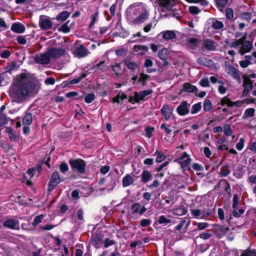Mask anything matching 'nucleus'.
I'll return each mask as SVG.
<instances>
[{
    "mask_svg": "<svg viewBox=\"0 0 256 256\" xmlns=\"http://www.w3.org/2000/svg\"><path fill=\"white\" fill-rule=\"evenodd\" d=\"M216 2L218 6L222 8L226 4L228 0H216Z\"/></svg>",
    "mask_w": 256,
    "mask_h": 256,
    "instance_id": "nucleus-61",
    "label": "nucleus"
},
{
    "mask_svg": "<svg viewBox=\"0 0 256 256\" xmlns=\"http://www.w3.org/2000/svg\"><path fill=\"white\" fill-rule=\"evenodd\" d=\"M134 182V180L130 174H128L122 178V186L124 187H127L132 184Z\"/></svg>",
    "mask_w": 256,
    "mask_h": 256,
    "instance_id": "nucleus-27",
    "label": "nucleus"
},
{
    "mask_svg": "<svg viewBox=\"0 0 256 256\" xmlns=\"http://www.w3.org/2000/svg\"><path fill=\"white\" fill-rule=\"evenodd\" d=\"M224 131L226 136H230L232 134V130L229 124H226L224 126Z\"/></svg>",
    "mask_w": 256,
    "mask_h": 256,
    "instance_id": "nucleus-48",
    "label": "nucleus"
},
{
    "mask_svg": "<svg viewBox=\"0 0 256 256\" xmlns=\"http://www.w3.org/2000/svg\"><path fill=\"white\" fill-rule=\"evenodd\" d=\"M170 220L164 216H162L159 218L158 222L160 224H167L170 222Z\"/></svg>",
    "mask_w": 256,
    "mask_h": 256,
    "instance_id": "nucleus-53",
    "label": "nucleus"
},
{
    "mask_svg": "<svg viewBox=\"0 0 256 256\" xmlns=\"http://www.w3.org/2000/svg\"><path fill=\"white\" fill-rule=\"evenodd\" d=\"M131 210L133 214H142L146 211V208L144 206H142L140 204L136 203L132 206Z\"/></svg>",
    "mask_w": 256,
    "mask_h": 256,
    "instance_id": "nucleus-22",
    "label": "nucleus"
},
{
    "mask_svg": "<svg viewBox=\"0 0 256 256\" xmlns=\"http://www.w3.org/2000/svg\"><path fill=\"white\" fill-rule=\"evenodd\" d=\"M60 169L62 172L65 173L68 170V165L66 163L63 162L60 164Z\"/></svg>",
    "mask_w": 256,
    "mask_h": 256,
    "instance_id": "nucleus-54",
    "label": "nucleus"
},
{
    "mask_svg": "<svg viewBox=\"0 0 256 256\" xmlns=\"http://www.w3.org/2000/svg\"><path fill=\"white\" fill-rule=\"evenodd\" d=\"M126 65L130 70H134L138 67L137 63L132 62H126Z\"/></svg>",
    "mask_w": 256,
    "mask_h": 256,
    "instance_id": "nucleus-43",
    "label": "nucleus"
},
{
    "mask_svg": "<svg viewBox=\"0 0 256 256\" xmlns=\"http://www.w3.org/2000/svg\"><path fill=\"white\" fill-rule=\"evenodd\" d=\"M217 44L214 40L206 38L202 42V48L208 50H214L216 49Z\"/></svg>",
    "mask_w": 256,
    "mask_h": 256,
    "instance_id": "nucleus-15",
    "label": "nucleus"
},
{
    "mask_svg": "<svg viewBox=\"0 0 256 256\" xmlns=\"http://www.w3.org/2000/svg\"><path fill=\"white\" fill-rule=\"evenodd\" d=\"M229 230L230 228L228 227L221 226L218 228V234L220 237H222L223 235L228 234Z\"/></svg>",
    "mask_w": 256,
    "mask_h": 256,
    "instance_id": "nucleus-36",
    "label": "nucleus"
},
{
    "mask_svg": "<svg viewBox=\"0 0 256 256\" xmlns=\"http://www.w3.org/2000/svg\"><path fill=\"white\" fill-rule=\"evenodd\" d=\"M68 22L63 24L59 28L60 31H62L64 33H68L70 31V28L68 26Z\"/></svg>",
    "mask_w": 256,
    "mask_h": 256,
    "instance_id": "nucleus-49",
    "label": "nucleus"
},
{
    "mask_svg": "<svg viewBox=\"0 0 256 256\" xmlns=\"http://www.w3.org/2000/svg\"><path fill=\"white\" fill-rule=\"evenodd\" d=\"M104 61H100L94 66V69L95 71L103 70L104 68Z\"/></svg>",
    "mask_w": 256,
    "mask_h": 256,
    "instance_id": "nucleus-41",
    "label": "nucleus"
},
{
    "mask_svg": "<svg viewBox=\"0 0 256 256\" xmlns=\"http://www.w3.org/2000/svg\"><path fill=\"white\" fill-rule=\"evenodd\" d=\"M152 92V90H147L142 91L140 92H135L134 96L130 97V102L132 103L138 102L140 101L143 100L145 97L150 94Z\"/></svg>",
    "mask_w": 256,
    "mask_h": 256,
    "instance_id": "nucleus-5",
    "label": "nucleus"
},
{
    "mask_svg": "<svg viewBox=\"0 0 256 256\" xmlns=\"http://www.w3.org/2000/svg\"><path fill=\"white\" fill-rule=\"evenodd\" d=\"M116 75H120L124 72V68L120 64L112 65L110 66Z\"/></svg>",
    "mask_w": 256,
    "mask_h": 256,
    "instance_id": "nucleus-26",
    "label": "nucleus"
},
{
    "mask_svg": "<svg viewBox=\"0 0 256 256\" xmlns=\"http://www.w3.org/2000/svg\"><path fill=\"white\" fill-rule=\"evenodd\" d=\"M39 24L42 30H48L52 26V22L49 17L41 16L40 18Z\"/></svg>",
    "mask_w": 256,
    "mask_h": 256,
    "instance_id": "nucleus-9",
    "label": "nucleus"
},
{
    "mask_svg": "<svg viewBox=\"0 0 256 256\" xmlns=\"http://www.w3.org/2000/svg\"><path fill=\"white\" fill-rule=\"evenodd\" d=\"M226 72L230 76H232L233 78L236 80L238 83L241 82V78L238 70L235 68L230 66H226Z\"/></svg>",
    "mask_w": 256,
    "mask_h": 256,
    "instance_id": "nucleus-6",
    "label": "nucleus"
},
{
    "mask_svg": "<svg viewBox=\"0 0 256 256\" xmlns=\"http://www.w3.org/2000/svg\"><path fill=\"white\" fill-rule=\"evenodd\" d=\"M139 10L141 13L138 17L134 20V22L135 24H140L144 22L148 16V11L146 4L140 3Z\"/></svg>",
    "mask_w": 256,
    "mask_h": 256,
    "instance_id": "nucleus-3",
    "label": "nucleus"
},
{
    "mask_svg": "<svg viewBox=\"0 0 256 256\" xmlns=\"http://www.w3.org/2000/svg\"><path fill=\"white\" fill-rule=\"evenodd\" d=\"M244 139L243 138H240L238 142L236 145V148L238 150H241L244 146Z\"/></svg>",
    "mask_w": 256,
    "mask_h": 256,
    "instance_id": "nucleus-51",
    "label": "nucleus"
},
{
    "mask_svg": "<svg viewBox=\"0 0 256 256\" xmlns=\"http://www.w3.org/2000/svg\"><path fill=\"white\" fill-rule=\"evenodd\" d=\"M32 121V115L30 113L26 114L22 120L23 124L28 126L31 124Z\"/></svg>",
    "mask_w": 256,
    "mask_h": 256,
    "instance_id": "nucleus-35",
    "label": "nucleus"
},
{
    "mask_svg": "<svg viewBox=\"0 0 256 256\" xmlns=\"http://www.w3.org/2000/svg\"><path fill=\"white\" fill-rule=\"evenodd\" d=\"M190 160L188 154L186 152H184L179 160V162L182 168H188L190 164Z\"/></svg>",
    "mask_w": 256,
    "mask_h": 256,
    "instance_id": "nucleus-18",
    "label": "nucleus"
},
{
    "mask_svg": "<svg viewBox=\"0 0 256 256\" xmlns=\"http://www.w3.org/2000/svg\"><path fill=\"white\" fill-rule=\"evenodd\" d=\"M189 11L190 12L193 14H196L199 13L200 10L196 6H191L189 7Z\"/></svg>",
    "mask_w": 256,
    "mask_h": 256,
    "instance_id": "nucleus-59",
    "label": "nucleus"
},
{
    "mask_svg": "<svg viewBox=\"0 0 256 256\" xmlns=\"http://www.w3.org/2000/svg\"><path fill=\"white\" fill-rule=\"evenodd\" d=\"M4 226L12 230H18L20 228L19 222L16 220L8 219L4 222Z\"/></svg>",
    "mask_w": 256,
    "mask_h": 256,
    "instance_id": "nucleus-12",
    "label": "nucleus"
},
{
    "mask_svg": "<svg viewBox=\"0 0 256 256\" xmlns=\"http://www.w3.org/2000/svg\"><path fill=\"white\" fill-rule=\"evenodd\" d=\"M169 55V52L167 48H164L158 54V57L162 60H166Z\"/></svg>",
    "mask_w": 256,
    "mask_h": 256,
    "instance_id": "nucleus-31",
    "label": "nucleus"
},
{
    "mask_svg": "<svg viewBox=\"0 0 256 256\" xmlns=\"http://www.w3.org/2000/svg\"><path fill=\"white\" fill-rule=\"evenodd\" d=\"M218 92L220 94H224L226 93V91H227V88H226V86H218Z\"/></svg>",
    "mask_w": 256,
    "mask_h": 256,
    "instance_id": "nucleus-63",
    "label": "nucleus"
},
{
    "mask_svg": "<svg viewBox=\"0 0 256 256\" xmlns=\"http://www.w3.org/2000/svg\"><path fill=\"white\" fill-rule=\"evenodd\" d=\"M190 105L186 101L182 102L176 108L178 114L181 116H184L190 112Z\"/></svg>",
    "mask_w": 256,
    "mask_h": 256,
    "instance_id": "nucleus-10",
    "label": "nucleus"
},
{
    "mask_svg": "<svg viewBox=\"0 0 256 256\" xmlns=\"http://www.w3.org/2000/svg\"><path fill=\"white\" fill-rule=\"evenodd\" d=\"M246 36H244L242 38L236 40L231 43V47L236 48L238 46H240L239 52L242 55L250 52L252 48V44L249 41L246 40Z\"/></svg>",
    "mask_w": 256,
    "mask_h": 256,
    "instance_id": "nucleus-2",
    "label": "nucleus"
},
{
    "mask_svg": "<svg viewBox=\"0 0 256 256\" xmlns=\"http://www.w3.org/2000/svg\"><path fill=\"white\" fill-rule=\"evenodd\" d=\"M162 38L166 40H172L176 37V34L174 31L166 30L162 32Z\"/></svg>",
    "mask_w": 256,
    "mask_h": 256,
    "instance_id": "nucleus-29",
    "label": "nucleus"
},
{
    "mask_svg": "<svg viewBox=\"0 0 256 256\" xmlns=\"http://www.w3.org/2000/svg\"><path fill=\"white\" fill-rule=\"evenodd\" d=\"M70 166L72 170H77L80 174L85 172L86 162L81 159L70 160L69 161Z\"/></svg>",
    "mask_w": 256,
    "mask_h": 256,
    "instance_id": "nucleus-4",
    "label": "nucleus"
},
{
    "mask_svg": "<svg viewBox=\"0 0 256 256\" xmlns=\"http://www.w3.org/2000/svg\"><path fill=\"white\" fill-rule=\"evenodd\" d=\"M50 60L48 51L44 54H38L35 56L34 60L36 62L41 64H48Z\"/></svg>",
    "mask_w": 256,
    "mask_h": 256,
    "instance_id": "nucleus-11",
    "label": "nucleus"
},
{
    "mask_svg": "<svg viewBox=\"0 0 256 256\" xmlns=\"http://www.w3.org/2000/svg\"><path fill=\"white\" fill-rule=\"evenodd\" d=\"M70 15V14L68 12L66 11H64L57 16L56 19L58 20L63 22L66 20L69 17Z\"/></svg>",
    "mask_w": 256,
    "mask_h": 256,
    "instance_id": "nucleus-34",
    "label": "nucleus"
},
{
    "mask_svg": "<svg viewBox=\"0 0 256 256\" xmlns=\"http://www.w3.org/2000/svg\"><path fill=\"white\" fill-rule=\"evenodd\" d=\"M160 6L168 10L172 7L176 2V0H157Z\"/></svg>",
    "mask_w": 256,
    "mask_h": 256,
    "instance_id": "nucleus-17",
    "label": "nucleus"
},
{
    "mask_svg": "<svg viewBox=\"0 0 256 256\" xmlns=\"http://www.w3.org/2000/svg\"><path fill=\"white\" fill-rule=\"evenodd\" d=\"M199 44L198 40L195 38H188L186 40L185 44L189 48L194 50Z\"/></svg>",
    "mask_w": 256,
    "mask_h": 256,
    "instance_id": "nucleus-23",
    "label": "nucleus"
},
{
    "mask_svg": "<svg viewBox=\"0 0 256 256\" xmlns=\"http://www.w3.org/2000/svg\"><path fill=\"white\" fill-rule=\"evenodd\" d=\"M74 54L76 56L82 58L88 54L87 50L85 47L80 46L76 49Z\"/></svg>",
    "mask_w": 256,
    "mask_h": 256,
    "instance_id": "nucleus-25",
    "label": "nucleus"
},
{
    "mask_svg": "<svg viewBox=\"0 0 256 256\" xmlns=\"http://www.w3.org/2000/svg\"><path fill=\"white\" fill-rule=\"evenodd\" d=\"M155 154L156 155V162H162L166 158L164 154L162 152H160L158 150H156V152Z\"/></svg>",
    "mask_w": 256,
    "mask_h": 256,
    "instance_id": "nucleus-42",
    "label": "nucleus"
},
{
    "mask_svg": "<svg viewBox=\"0 0 256 256\" xmlns=\"http://www.w3.org/2000/svg\"><path fill=\"white\" fill-rule=\"evenodd\" d=\"M148 78V76L147 74H141L138 78V82H142V84L144 85L145 84V82L147 80Z\"/></svg>",
    "mask_w": 256,
    "mask_h": 256,
    "instance_id": "nucleus-52",
    "label": "nucleus"
},
{
    "mask_svg": "<svg viewBox=\"0 0 256 256\" xmlns=\"http://www.w3.org/2000/svg\"><path fill=\"white\" fill-rule=\"evenodd\" d=\"M60 182L61 180L58 172H54L49 182L48 190H52L56 186L60 184Z\"/></svg>",
    "mask_w": 256,
    "mask_h": 256,
    "instance_id": "nucleus-8",
    "label": "nucleus"
},
{
    "mask_svg": "<svg viewBox=\"0 0 256 256\" xmlns=\"http://www.w3.org/2000/svg\"><path fill=\"white\" fill-rule=\"evenodd\" d=\"M201 108V103L198 102L192 106L191 109V114H196L200 110Z\"/></svg>",
    "mask_w": 256,
    "mask_h": 256,
    "instance_id": "nucleus-37",
    "label": "nucleus"
},
{
    "mask_svg": "<svg viewBox=\"0 0 256 256\" xmlns=\"http://www.w3.org/2000/svg\"><path fill=\"white\" fill-rule=\"evenodd\" d=\"M50 58H58L64 54L65 51L62 48H51L48 50Z\"/></svg>",
    "mask_w": 256,
    "mask_h": 256,
    "instance_id": "nucleus-16",
    "label": "nucleus"
},
{
    "mask_svg": "<svg viewBox=\"0 0 256 256\" xmlns=\"http://www.w3.org/2000/svg\"><path fill=\"white\" fill-rule=\"evenodd\" d=\"M241 17L242 19L248 21L250 20V19L251 18L252 15L249 12H244L242 14Z\"/></svg>",
    "mask_w": 256,
    "mask_h": 256,
    "instance_id": "nucleus-64",
    "label": "nucleus"
},
{
    "mask_svg": "<svg viewBox=\"0 0 256 256\" xmlns=\"http://www.w3.org/2000/svg\"><path fill=\"white\" fill-rule=\"evenodd\" d=\"M250 64L249 60H245L240 62V65L242 68H246Z\"/></svg>",
    "mask_w": 256,
    "mask_h": 256,
    "instance_id": "nucleus-56",
    "label": "nucleus"
},
{
    "mask_svg": "<svg viewBox=\"0 0 256 256\" xmlns=\"http://www.w3.org/2000/svg\"><path fill=\"white\" fill-rule=\"evenodd\" d=\"M190 220H189L188 219L184 218L176 226V230L180 231L182 228H184V231L186 232L187 230V229L190 224Z\"/></svg>",
    "mask_w": 256,
    "mask_h": 256,
    "instance_id": "nucleus-24",
    "label": "nucleus"
},
{
    "mask_svg": "<svg viewBox=\"0 0 256 256\" xmlns=\"http://www.w3.org/2000/svg\"><path fill=\"white\" fill-rule=\"evenodd\" d=\"M226 16L229 19H232L234 18V12L231 8H228L226 10Z\"/></svg>",
    "mask_w": 256,
    "mask_h": 256,
    "instance_id": "nucleus-57",
    "label": "nucleus"
},
{
    "mask_svg": "<svg viewBox=\"0 0 256 256\" xmlns=\"http://www.w3.org/2000/svg\"><path fill=\"white\" fill-rule=\"evenodd\" d=\"M208 24L214 30H220L224 27V24L222 22L218 20L216 18H211L208 20Z\"/></svg>",
    "mask_w": 256,
    "mask_h": 256,
    "instance_id": "nucleus-20",
    "label": "nucleus"
},
{
    "mask_svg": "<svg viewBox=\"0 0 256 256\" xmlns=\"http://www.w3.org/2000/svg\"><path fill=\"white\" fill-rule=\"evenodd\" d=\"M203 151H204V156L206 158H209L210 157L212 153V151L210 150L209 148H208L207 146L204 147Z\"/></svg>",
    "mask_w": 256,
    "mask_h": 256,
    "instance_id": "nucleus-58",
    "label": "nucleus"
},
{
    "mask_svg": "<svg viewBox=\"0 0 256 256\" xmlns=\"http://www.w3.org/2000/svg\"><path fill=\"white\" fill-rule=\"evenodd\" d=\"M154 129L153 128L149 126L146 127L145 128V131L146 132V136L148 137V138H150L152 136V134L154 132Z\"/></svg>",
    "mask_w": 256,
    "mask_h": 256,
    "instance_id": "nucleus-55",
    "label": "nucleus"
},
{
    "mask_svg": "<svg viewBox=\"0 0 256 256\" xmlns=\"http://www.w3.org/2000/svg\"><path fill=\"white\" fill-rule=\"evenodd\" d=\"M190 214L194 217L206 220V218L210 216V212L204 210L199 209H192L190 210Z\"/></svg>",
    "mask_w": 256,
    "mask_h": 256,
    "instance_id": "nucleus-7",
    "label": "nucleus"
},
{
    "mask_svg": "<svg viewBox=\"0 0 256 256\" xmlns=\"http://www.w3.org/2000/svg\"><path fill=\"white\" fill-rule=\"evenodd\" d=\"M255 110L253 108H249L246 110L244 114V118L252 117L254 115Z\"/></svg>",
    "mask_w": 256,
    "mask_h": 256,
    "instance_id": "nucleus-40",
    "label": "nucleus"
},
{
    "mask_svg": "<svg viewBox=\"0 0 256 256\" xmlns=\"http://www.w3.org/2000/svg\"><path fill=\"white\" fill-rule=\"evenodd\" d=\"M16 40L18 42L21 44H24L26 42V39L24 36H18L16 38Z\"/></svg>",
    "mask_w": 256,
    "mask_h": 256,
    "instance_id": "nucleus-62",
    "label": "nucleus"
},
{
    "mask_svg": "<svg viewBox=\"0 0 256 256\" xmlns=\"http://www.w3.org/2000/svg\"><path fill=\"white\" fill-rule=\"evenodd\" d=\"M222 106L226 105L228 107H232V101L228 98V96H224L220 100Z\"/></svg>",
    "mask_w": 256,
    "mask_h": 256,
    "instance_id": "nucleus-38",
    "label": "nucleus"
},
{
    "mask_svg": "<svg viewBox=\"0 0 256 256\" xmlns=\"http://www.w3.org/2000/svg\"><path fill=\"white\" fill-rule=\"evenodd\" d=\"M199 84L202 87H208L209 86L210 82L208 78H203L200 82Z\"/></svg>",
    "mask_w": 256,
    "mask_h": 256,
    "instance_id": "nucleus-50",
    "label": "nucleus"
},
{
    "mask_svg": "<svg viewBox=\"0 0 256 256\" xmlns=\"http://www.w3.org/2000/svg\"><path fill=\"white\" fill-rule=\"evenodd\" d=\"M95 98V96L93 94H89L86 96L84 101L87 104L91 103Z\"/></svg>",
    "mask_w": 256,
    "mask_h": 256,
    "instance_id": "nucleus-45",
    "label": "nucleus"
},
{
    "mask_svg": "<svg viewBox=\"0 0 256 256\" xmlns=\"http://www.w3.org/2000/svg\"><path fill=\"white\" fill-rule=\"evenodd\" d=\"M160 110L162 114L164 117L165 120H168L170 118L174 109L172 107L167 104H164Z\"/></svg>",
    "mask_w": 256,
    "mask_h": 256,
    "instance_id": "nucleus-14",
    "label": "nucleus"
},
{
    "mask_svg": "<svg viewBox=\"0 0 256 256\" xmlns=\"http://www.w3.org/2000/svg\"><path fill=\"white\" fill-rule=\"evenodd\" d=\"M232 202H233L232 208H233V209H235L238 207V203H239V197L238 196V194H234V196Z\"/></svg>",
    "mask_w": 256,
    "mask_h": 256,
    "instance_id": "nucleus-47",
    "label": "nucleus"
},
{
    "mask_svg": "<svg viewBox=\"0 0 256 256\" xmlns=\"http://www.w3.org/2000/svg\"><path fill=\"white\" fill-rule=\"evenodd\" d=\"M38 90L34 77L30 74L22 73L14 78L9 94L14 101L22 103L26 97L35 95Z\"/></svg>",
    "mask_w": 256,
    "mask_h": 256,
    "instance_id": "nucleus-1",
    "label": "nucleus"
},
{
    "mask_svg": "<svg viewBox=\"0 0 256 256\" xmlns=\"http://www.w3.org/2000/svg\"><path fill=\"white\" fill-rule=\"evenodd\" d=\"M186 212V210L184 208L181 206L174 208L172 210V214L174 215L181 216L185 214Z\"/></svg>",
    "mask_w": 256,
    "mask_h": 256,
    "instance_id": "nucleus-32",
    "label": "nucleus"
},
{
    "mask_svg": "<svg viewBox=\"0 0 256 256\" xmlns=\"http://www.w3.org/2000/svg\"><path fill=\"white\" fill-rule=\"evenodd\" d=\"M114 244V240L106 238L104 242V247L106 248H107L108 246Z\"/></svg>",
    "mask_w": 256,
    "mask_h": 256,
    "instance_id": "nucleus-60",
    "label": "nucleus"
},
{
    "mask_svg": "<svg viewBox=\"0 0 256 256\" xmlns=\"http://www.w3.org/2000/svg\"><path fill=\"white\" fill-rule=\"evenodd\" d=\"M243 86L244 90L242 95L243 96H246L252 88V82L248 78L244 76Z\"/></svg>",
    "mask_w": 256,
    "mask_h": 256,
    "instance_id": "nucleus-13",
    "label": "nucleus"
},
{
    "mask_svg": "<svg viewBox=\"0 0 256 256\" xmlns=\"http://www.w3.org/2000/svg\"><path fill=\"white\" fill-rule=\"evenodd\" d=\"M180 92V93H182L183 92L189 93H196L198 92V89L195 86L192 85L188 82H186L183 85L182 88Z\"/></svg>",
    "mask_w": 256,
    "mask_h": 256,
    "instance_id": "nucleus-19",
    "label": "nucleus"
},
{
    "mask_svg": "<svg viewBox=\"0 0 256 256\" xmlns=\"http://www.w3.org/2000/svg\"><path fill=\"white\" fill-rule=\"evenodd\" d=\"M44 215L42 214L36 216L32 223V226L34 228H36L37 225L42 222V220L44 218Z\"/></svg>",
    "mask_w": 256,
    "mask_h": 256,
    "instance_id": "nucleus-39",
    "label": "nucleus"
},
{
    "mask_svg": "<svg viewBox=\"0 0 256 256\" xmlns=\"http://www.w3.org/2000/svg\"><path fill=\"white\" fill-rule=\"evenodd\" d=\"M196 225L198 230H204L209 226V224L206 222H198L196 224Z\"/></svg>",
    "mask_w": 256,
    "mask_h": 256,
    "instance_id": "nucleus-44",
    "label": "nucleus"
},
{
    "mask_svg": "<svg viewBox=\"0 0 256 256\" xmlns=\"http://www.w3.org/2000/svg\"><path fill=\"white\" fill-rule=\"evenodd\" d=\"M148 50V48L144 45H137L134 47V51L138 54H144Z\"/></svg>",
    "mask_w": 256,
    "mask_h": 256,
    "instance_id": "nucleus-28",
    "label": "nucleus"
},
{
    "mask_svg": "<svg viewBox=\"0 0 256 256\" xmlns=\"http://www.w3.org/2000/svg\"><path fill=\"white\" fill-rule=\"evenodd\" d=\"M10 29L12 32L17 34H22L25 31L24 26L20 22L14 23Z\"/></svg>",
    "mask_w": 256,
    "mask_h": 256,
    "instance_id": "nucleus-21",
    "label": "nucleus"
},
{
    "mask_svg": "<svg viewBox=\"0 0 256 256\" xmlns=\"http://www.w3.org/2000/svg\"><path fill=\"white\" fill-rule=\"evenodd\" d=\"M244 210L242 208H238V207L234 209L233 214L235 217H240L242 214L244 212Z\"/></svg>",
    "mask_w": 256,
    "mask_h": 256,
    "instance_id": "nucleus-46",
    "label": "nucleus"
},
{
    "mask_svg": "<svg viewBox=\"0 0 256 256\" xmlns=\"http://www.w3.org/2000/svg\"><path fill=\"white\" fill-rule=\"evenodd\" d=\"M152 178L151 174L148 170H144L142 174V181L144 183L148 182Z\"/></svg>",
    "mask_w": 256,
    "mask_h": 256,
    "instance_id": "nucleus-30",
    "label": "nucleus"
},
{
    "mask_svg": "<svg viewBox=\"0 0 256 256\" xmlns=\"http://www.w3.org/2000/svg\"><path fill=\"white\" fill-rule=\"evenodd\" d=\"M212 108V104L209 99L204 100L203 103V108L205 112H209Z\"/></svg>",
    "mask_w": 256,
    "mask_h": 256,
    "instance_id": "nucleus-33",
    "label": "nucleus"
}]
</instances>
